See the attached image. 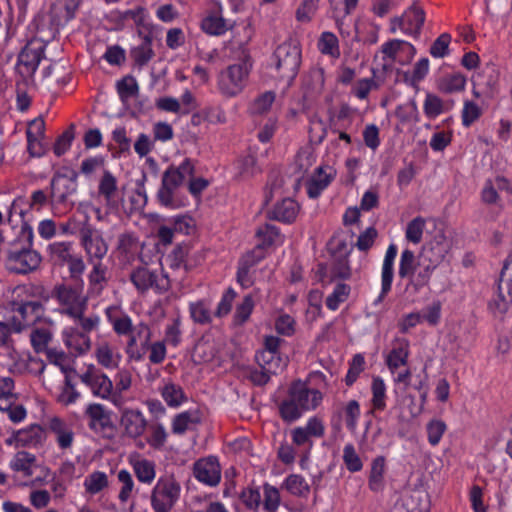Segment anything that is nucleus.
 Returning <instances> with one entry per match:
<instances>
[{
  "label": "nucleus",
  "mask_w": 512,
  "mask_h": 512,
  "mask_svg": "<svg viewBox=\"0 0 512 512\" xmlns=\"http://www.w3.org/2000/svg\"><path fill=\"white\" fill-rule=\"evenodd\" d=\"M85 488L91 494H96L108 485V478L104 472L96 471L85 480Z\"/></svg>",
  "instance_id": "nucleus-60"
},
{
  "label": "nucleus",
  "mask_w": 512,
  "mask_h": 512,
  "mask_svg": "<svg viewBox=\"0 0 512 512\" xmlns=\"http://www.w3.org/2000/svg\"><path fill=\"white\" fill-rule=\"evenodd\" d=\"M256 237L259 238V245L264 249L272 246L280 237L279 228L272 224H265L256 230Z\"/></svg>",
  "instance_id": "nucleus-49"
},
{
  "label": "nucleus",
  "mask_w": 512,
  "mask_h": 512,
  "mask_svg": "<svg viewBox=\"0 0 512 512\" xmlns=\"http://www.w3.org/2000/svg\"><path fill=\"white\" fill-rule=\"evenodd\" d=\"M193 475L201 483L215 487L221 480V466L214 456L198 459L193 464Z\"/></svg>",
  "instance_id": "nucleus-16"
},
{
  "label": "nucleus",
  "mask_w": 512,
  "mask_h": 512,
  "mask_svg": "<svg viewBox=\"0 0 512 512\" xmlns=\"http://www.w3.org/2000/svg\"><path fill=\"white\" fill-rule=\"evenodd\" d=\"M141 37L142 42L130 51V57L138 67L147 65L155 55L152 49L153 36L151 31L144 32Z\"/></svg>",
  "instance_id": "nucleus-25"
},
{
  "label": "nucleus",
  "mask_w": 512,
  "mask_h": 512,
  "mask_svg": "<svg viewBox=\"0 0 512 512\" xmlns=\"http://www.w3.org/2000/svg\"><path fill=\"white\" fill-rule=\"evenodd\" d=\"M82 0H55L50 9L52 26L59 28L75 18Z\"/></svg>",
  "instance_id": "nucleus-20"
},
{
  "label": "nucleus",
  "mask_w": 512,
  "mask_h": 512,
  "mask_svg": "<svg viewBox=\"0 0 512 512\" xmlns=\"http://www.w3.org/2000/svg\"><path fill=\"white\" fill-rule=\"evenodd\" d=\"M446 429H447V426L442 420H438V419L431 420L427 424L428 442L432 446H436L440 442Z\"/></svg>",
  "instance_id": "nucleus-64"
},
{
  "label": "nucleus",
  "mask_w": 512,
  "mask_h": 512,
  "mask_svg": "<svg viewBox=\"0 0 512 512\" xmlns=\"http://www.w3.org/2000/svg\"><path fill=\"white\" fill-rule=\"evenodd\" d=\"M444 258V250L440 244L424 245L416 256L410 249L402 251L398 276L406 280L405 293L408 297L416 296L429 285L433 272Z\"/></svg>",
  "instance_id": "nucleus-1"
},
{
  "label": "nucleus",
  "mask_w": 512,
  "mask_h": 512,
  "mask_svg": "<svg viewBox=\"0 0 512 512\" xmlns=\"http://www.w3.org/2000/svg\"><path fill=\"white\" fill-rule=\"evenodd\" d=\"M78 173L69 168L62 167L57 170L50 181V203L60 212L71 210L74 206L72 196L77 192Z\"/></svg>",
  "instance_id": "nucleus-4"
},
{
  "label": "nucleus",
  "mask_w": 512,
  "mask_h": 512,
  "mask_svg": "<svg viewBox=\"0 0 512 512\" xmlns=\"http://www.w3.org/2000/svg\"><path fill=\"white\" fill-rule=\"evenodd\" d=\"M299 212V205L291 198L283 199L277 203L273 210L268 213V217L283 223H292Z\"/></svg>",
  "instance_id": "nucleus-28"
},
{
  "label": "nucleus",
  "mask_w": 512,
  "mask_h": 512,
  "mask_svg": "<svg viewBox=\"0 0 512 512\" xmlns=\"http://www.w3.org/2000/svg\"><path fill=\"white\" fill-rule=\"evenodd\" d=\"M425 223V219L420 216L412 219L406 227V239L413 244H419L422 241Z\"/></svg>",
  "instance_id": "nucleus-52"
},
{
  "label": "nucleus",
  "mask_w": 512,
  "mask_h": 512,
  "mask_svg": "<svg viewBox=\"0 0 512 512\" xmlns=\"http://www.w3.org/2000/svg\"><path fill=\"white\" fill-rule=\"evenodd\" d=\"M129 279L140 293L153 289L157 294H164L171 287L167 273L163 270L160 272L151 271L145 266L134 268L130 273Z\"/></svg>",
  "instance_id": "nucleus-12"
},
{
  "label": "nucleus",
  "mask_w": 512,
  "mask_h": 512,
  "mask_svg": "<svg viewBox=\"0 0 512 512\" xmlns=\"http://www.w3.org/2000/svg\"><path fill=\"white\" fill-rule=\"evenodd\" d=\"M80 379L91 389L94 396L102 399L109 398L113 383L107 375L95 369L94 366H89L87 371L80 375Z\"/></svg>",
  "instance_id": "nucleus-18"
},
{
  "label": "nucleus",
  "mask_w": 512,
  "mask_h": 512,
  "mask_svg": "<svg viewBox=\"0 0 512 512\" xmlns=\"http://www.w3.org/2000/svg\"><path fill=\"white\" fill-rule=\"evenodd\" d=\"M138 90L137 81L133 76H126L117 82V91L122 101L137 95Z\"/></svg>",
  "instance_id": "nucleus-56"
},
{
  "label": "nucleus",
  "mask_w": 512,
  "mask_h": 512,
  "mask_svg": "<svg viewBox=\"0 0 512 512\" xmlns=\"http://www.w3.org/2000/svg\"><path fill=\"white\" fill-rule=\"evenodd\" d=\"M88 428L104 439L111 440L116 434L113 412L100 403H90L83 412Z\"/></svg>",
  "instance_id": "nucleus-11"
},
{
  "label": "nucleus",
  "mask_w": 512,
  "mask_h": 512,
  "mask_svg": "<svg viewBox=\"0 0 512 512\" xmlns=\"http://www.w3.org/2000/svg\"><path fill=\"white\" fill-rule=\"evenodd\" d=\"M351 288L345 283H338L333 292L326 298V306L328 309L335 311L340 304L345 302L349 297Z\"/></svg>",
  "instance_id": "nucleus-45"
},
{
  "label": "nucleus",
  "mask_w": 512,
  "mask_h": 512,
  "mask_svg": "<svg viewBox=\"0 0 512 512\" xmlns=\"http://www.w3.org/2000/svg\"><path fill=\"white\" fill-rule=\"evenodd\" d=\"M403 46L408 47L412 57L415 55V53H416L415 47L412 44H410L404 40H399V39H393V40H390V41L384 43L381 47V51L388 58H390L391 60H394L396 58V54L400 51V49Z\"/></svg>",
  "instance_id": "nucleus-59"
},
{
  "label": "nucleus",
  "mask_w": 512,
  "mask_h": 512,
  "mask_svg": "<svg viewBox=\"0 0 512 512\" xmlns=\"http://www.w3.org/2000/svg\"><path fill=\"white\" fill-rule=\"evenodd\" d=\"M343 462L347 470L352 473L360 471L363 467V463L351 443L346 444L343 449Z\"/></svg>",
  "instance_id": "nucleus-54"
},
{
  "label": "nucleus",
  "mask_w": 512,
  "mask_h": 512,
  "mask_svg": "<svg viewBox=\"0 0 512 512\" xmlns=\"http://www.w3.org/2000/svg\"><path fill=\"white\" fill-rule=\"evenodd\" d=\"M201 28L207 34L222 35L229 29V26L222 16L213 13L202 20Z\"/></svg>",
  "instance_id": "nucleus-37"
},
{
  "label": "nucleus",
  "mask_w": 512,
  "mask_h": 512,
  "mask_svg": "<svg viewBox=\"0 0 512 512\" xmlns=\"http://www.w3.org/2000/svg\"><path fill=\"white\" fill-rule=\"evenodd\" d=\"M66 345L74 350L77 354H84L91 348V340L89 335L81 333L78 330L72 331L66 337Z\"/></svg>",
  "instance_id": "nucleus-40"
},
{
  "label": "nucleus",
  "mask_w": 512,
  "mask_h": 512,
  "mask_svg": "<svg viewBox=\"0 0 512 512\" xmlns=\"http://www.w3.org/2000/svg\"><path fill=\"white\" fill-rule=\"evenodd\" d=\"M397 256V246L390 244L386 250L381 273V293L375 300V304L382 302L384 297L390 292L394 277V260Z\"/></svg>",
  "instance_id": "nucleus-22"
},
{
  "label": "nucleus",
  "mask_w": 512,
  "mask_h": 512,
  "mask_svg": "<svg viewBox=\"0 0 512 512\" xmlns=\"http://www.w3.org/2000/svg\"><path fill=\"white\" fill-rule=\"evenodd\" d=\"M13 322L15 331L20 332L24 328L34 324L41 319L44 313V306L40 301H19L11 302Z\"/></svg>",
  "instance_id": "nucleus-14"
},
{
  "label": "nucleus",
  "mask_w": 512,
  "mask_h": 512,
  "mask_svg": "<svg viewBox=\"0 0 512 512\" xmlns=\"http://www.w3.org/2000/svg\"><path fill=\"white\" fill-rule=\"evenodd\" d=\"M114 310L108 308L106 310V315L111 323L113 330L118 335H128L133 332V325L131 318L127 314H122L120 316H116L114 314Z\"/></svg>",
  "instance_id": "nucleus-39"
},
{
  "label": "nucleus",
  "mask_w": 512,
  "mask_h": 512,
  "mask_svg": "<svg viewBox=\"0 0 512 512\" xmlns=\"http://www.w3.org/2000/svg\"><path fill=\"white\" fill-rule=\"evenodd\" d=\"M147 11L142 6H137L134 9H128L119 12L118 19L124 24H135L138 27L139 36L146 31H149L146 24Z\"/></svg>",
  "instance_id": "nucleus-34"
},
{
  "label": "nucleus",
  "mask_w": 512,
  "mask_h": 512,
  "mask_svg": "<svg viewBox=\"0 0 512 512\" xmlns=\"http://www.w3.org/2000/svg\"><path fill=\"white\" fill-rule=\"evenodd\" d=\"M150 435L147 442L154 449L160 450L164 447L167 441V432L161 423L150 425Z\"/></svg>",
  "instance_id": "nucleus-57"
},
{
  "label": "nucleus",
  "mask_w": 512,
  "mask_h": 512,
  "mask_svg": "<svg viewBox=\"0 0 512 512\" xmlns=\"http://www.w3.org/2000/svg\"><path fill=\"white\" fill-rule=\"evenodd\" d=\"M372 406L375 410L383 411L386 407V385L379 376L374 377L371 385Z\"/></svg>",
  "instance_id": "nucleus-47"
},
{
  "label": "nucleus",
  "mask_w": 512,
  "mask_h": 512,
  "mask_svg": "<svg viewBox=\"0 0 512 512\" xmlns=\"http://www.w3.org/2000/svg\"><path fill=\"white\" fill-rule=\"evenodd\" d=\"M395 22H399V28L415 39L419 38L422 27L425 22L424 10L413 3L405 12L403 17H395Z\"/></svg>",
  "instance_id": "nucleus-19"
},
{
  "label": "nucleus",
  "mask_w": 512,
  "mask_h": 512,
  "mask_svg": "<svg viewBox=\"0 0 512 512\" xmlns=\"http://www.w3.org/2000/svg\"><path fill=\"white\" fill-rule=\"evenodd\" d=\"M137 479L143 483H151L155 478L154 464L148 460L138 461L134 465Z\"/></svg>",
  "instance_id": "nucleus-62"
},
{
  "label": "nucleus",
  "mask_w": 512,
  "mask_h": 512,
  "mask_svg": "<svg viewBox=\"0 0 512 512\" xmlns=\"http://www.w3.org/2000/svg\"><path fill=\"white\" fill-rule=\"evenodd\" d=\"M283 487L292 495L305 496L309 493L310 487L307 484L303 476L298 474L289 475L284 483Z\"/></svg>",
  "instance_id": "nucleus-42"
},
{
  "label": "nucleus",
  "mask_w": 512,
  "mask_h": 512,
  "mask_svg": "<svg viewBox=\"0 0 512 512\" xmlns=\"http://www.w3.org/2000/svg\"><path fill=\"white\" fill-rule=\"evenodd\" d=\"M201 421L202 417L198 409L181 412L172 420V432L176 435H182L192 426L200 424Z\"/></svg>",
  "instance_id": "nucleus-30"
},
{
  "label": "nucleus",
  "mask_w": 512,
  "mask_h": 512,
  "mask_svg": "<svg viewBox=\"0 0 512 512\" xmlns=\"http://www.w3.org/2000/svg\"><path fill=\"white\" fill-rule=\"evenodd\" d=\"M333 179L331 173H326L323 167H318L311 178L306 182L309 198L316 199L328 187Z\"/></svg>",
  "instance_id": "nucleus-31"
},
{
  "label": "nucleus",
  "mask_w": 512,
  "mask_h": 512,
  "mask_svg": "<svg viewBox=\"0 0 512 512\" xmlns=\"http://www.w3.org/2000/svg\"><path fill=\"white\" fill-rule=\"evenodd\" d=\"M120 426L126 437L135 440L144 434L148 423L140 410L125 408L121 411Z\"/></svg>",
  "instance_id": "nucleus-17"
},
{
  "label": "nucleus",
  "mask_w": 512,
  "mask_h": 512,
  "mask_svg": "<svg viewBox=\"0 0 512 512\" xmlns=\"http://www.w3.org/2000/svg\"><path fill=\"white\" fill-rule=\"evenodd\" d=\"M466 85V77L461 73H452L444 76L438 85L441 92L452 94L464 90Z\"/></svg>",
  "instance_id": "nucleus-38"
},
{
  "label": "nucleus",
  "mask_w": 512,
  "mask_h": 512,
  "mask_svg": "<svg viewBox=\"0 0 512 512\" xmlns=\"http://www.w3.org/2000/svg\"><path fill=\"white\" fill-rule=\"evenodd\" d=\"M33 230L28 223L21 226L20 239L15 240L6 251L5 266L16 274L35 271L41 263V255L33 248Z\"/></svg>",
  "instance_id": "nucleus-2"
},
{
  "label": "nucleus",
  "mask_w": 512,
  "mask_h": 512,
  "mask_svg": "<svg viewBox=\"0 0 512 512\" xmlns=\"http://www.w3.org/2000/svg\"><path fill=\"white\" fill-rule=\"evenodd\" d=\"M189 249L186 246H177L173 249L170 258V267L172 269L184 268L186 272L190 271L194 265L188 259Z\"/></svg>",
  "instance_id": "nucleus-46"
},
{
  "label": "nucleus",
  "mask_w": 512,
  "mask_h": 512,
  "mask_svg": "<svg viewBox=\"0 0 512 512\" xmlns=\"http://www.w3.org/2000/svg\"><path fill=\"white\" fill-rule=\"evenodd\" d=\"M49 428L56 437V442L61 449H68L74 441V432L72 428L60 418H53L50 421Z\"/></svg>",
  "instance_id": "nucleus-32"
},
{
  "label": "nucleus",
  "mask_w": 512,
  "mask_h": 512,
  "mask_svg": "<svg viewBox=\"0 0 512 512\" xmlns=\"http://www.w3.org/2000/svg\"><path fill=\"white\" fill-rule=\"evenodd\" d=\"M344 413L346 426L350 431H354L357 426V421L360 417V405L357 400H350L343 409H337L334 411L331 424L335 430L341 429V418Z\"/></svg>",
  "instance_id": "nucleus-23"
},
{
  "label": "nucleus",
  "mask_w": 512,
  "mask_h": 512,
  "mask_svg": "<svg viewBox=\"0 0 512 512\" xmlns=\"http://www.w3.org/2000/svg\"><path fill=\"white\" fill-rule=\"evenodd\" d=\"M79 238L80 244L86 253L88 263L102 262V259L108 252V244L103 238L102 233L86 221L79 229Z\"/></svg>",
  "instance_id": "nucleus-13"
},
{
  "label": "nucleus",
  "mask_w": 512,
  "mask_h": 512,
  "mask_svg": "<svg viewBox=\"0 0 512 512\" xmlns=\"http://www.w3.org/2000/svg\"><path fill=\"white\" fill-rule=\"evenodd\" d=\"M49 260L54 266H68L70 279H78L83 275L86 265L82 256L76 252L71 241H55L47 247Z\"/></svg>",
  "instance_id": "nucleus-8"
},
{
  "label": "nucleus",
  "mask_w": 512,
  "mask_h": 512,
  "mask_svg": "<svg viewBox=\"0 0 512 512\" xmlns=\"http://www.w3.org/2000/svg\"><path fill=\"white\" fill-rule=\"evenodd\" d=\"M318 47L321 53L334 56L339 54V43L337 37L331 32H323L320 36Z\"/></svg>",
  "instance_id": "nucleus-61"
},
{
  "label": "nucleus",
  "mask_w": 512,
  "mask_h": 512,
  "mask_svg": "<svg viewBox=\"0 0 512 512\" xmlns=\"http://www.w3.org/2000/svg\"><path fill=\"white\" fill-rule=\"evenodd\" d=\"M512 305V252L507 256L497 284V292L488 307L494 317L502 318Z\"/></svg>",
  "instance_id": "nucleus-9"
},
{
  "label": "nucleus",
  "mask_w": 512,
  "mask_h": 512,
  "mask_svg": "<svg viewBox=\"0 0 512 512\" xmlns=\"http://www.w3.org/2000/svg\"><path fill=\"white\" fill-rule=\"evenodd\" d=\"M195 174V163L190 158H185L179 166L170 165L163 173L161 186L157 193V199L165 207H176L174 193L184 184L188 177Z\"/></svg>",
  "instance_id": "nucleus-6"
},
{
  "label": "nucleus",
  "mask_w": 512,
  "mask_h": 512,
  "mask_svg": "<svg viewBox=\"0 0 512 512\" xmlns=\"http://www.w3.org/2000/svg\"><path fill=\"white\" fill-rule=\"evenodd\" d=\"M44 56V46L28 43L18 55V67L22 75L31 76L35 73Z\"/></svg>",
  "instance_id": "nucleus-21"
},
{
  "label": "nucleus",
  "mask_w": 512,
  "mask_h": 512,
  "mask_svg": "<svg viewBox=\"0 0 512 512\" xmlns=\"http://www.w3.org/2000/svg\"><path fill=\"white\" fill-rule=\"evenodd\" d=\"M365 369V358L362 354H355L349 363V369L345 377V384L352 386Z\"/></svg>",
  "instance_id": "nucleus-53"
},
{
  "label": "nucleus",
  "mask_w": 512,
  "mask_h": 512,
  "mask_svg": "<svg viewBox=\"0 0 512 512\" xmlns=\"http://www.w3.org/2000/svg\"><path fill=\"white\" fill-rule=\"evenodd\" d=\"M300 65L301 49L296 44L284 42L275 49L269 70L273 78L289 87L298 75Z\"/></svg>",
  "instance_id": "nucleus-3"
},
{
  "label": "nucleus",
  "mask_w": 512,
  "mask_h": 512,
  "mask_svg": "<svg viewBox=\"0 0 512 512\" xmlns=\"http://www.w3.org/2000/svg\"><path fill=\"white\" fill-rule=\"evenodd\" d=\"M95 356L98 363L107 369H113L118 366L119 356H114L113 349L106 342L97 346Z\"/></svg>",
  "instance_id": "nucleus-44"
},
{
  "label": "nucleus",
  "mask_w": 512,
  "mask_h": 512,
  "mask_svg": "<svg viewBox=\"0 0 512 512\" xmlns=\"http://www.w3.org/2000/svg\"><path fill=\"white\" fill-rule=\"evenodd\" d=\"M117 179L108 170H105L98 186V193L102 196L109 207H117V201L115 199L117 195Z\"/></svg>",
  "instance_id": "nucleus-33"
},
{
  "label": "nucleus",
  "mask_w": 512,
  "mask_h": 512,
  "mask_svg": "<svg viewBox=\"0 0 512 512\" xmlns=\"http://www.w3.org/2000/svg\"><path fill=\"white\" fill-rule=\"evenodd\" d=\"M254 308V300L251 295H246L242 302L237 305L234 314V321L238 325H243L250 317Z\"/></svg>",
  "instance_id": "nucleus-58"
},
{
  "label": "nucleus",
  "mask_w": 512,
  "mask_h": 512,
  "mask_svg": "<svg viewBox=\"0 0 512 512\" xmlns=\"http://www.w3.org/2000/svg\"><path fill=\"white\" fill-rule=\"evenodd\" d=\"M92 269L88 274L89 291L91 295H100L108 283V268L102 262L90 263Z\"/></svg>",
  "instance_id": "nucleus-29"
},
{
  "label": "nucleus",
  "mask_w": 512,
  "mask_h": 512,
  "mask_svg": "<svg viewBox=\"0 0 512 512\" xmlns=\"http://www.w3.org/2000/svg\"><path fill=\"white\" fill-rule=\"evenodd\" d=\"M35 461V455L26 451H19L16 453L10 466L14 471H21L25 476H31L33 474L31 466Z\"/></svg>",
  "instance_id": "nucleus-43"
},
{
  "label": "nucleus",
  "mask_w": 512,
  "mask_h": 512,
  "mask_svg": "<svg viewBox=\"0 0 512 512\" xmlns=\"http://www.w3.org/2000/svg\"><path fill=\"white\" fill-rule=\"evenodd\" d=\"M181 485L173 476L160 477L151 493L154 512H170L178 502Z\"/></svg>",
  "instance_id": "nucleus-10"
},
{
  "label": "nucleus",
  "mask_w": 512,
  "mask_h": 512,
  "mask_svg": "<svg viewBox=\"0 0 512 512\" xmlns=\"http://www.w3.org/2000/svg\"><path fill=\"white\" fill-rule=\"evenodd\" d=\"M255 359L259 367L266 370L269 373L277 374L286 365V363L281 358L280 353H273L261 350L256 353Z\"/></svg>",
  "instance_id": "nucleus-35"
},
{
  "label": "nucleus",
  "mask_w": 512,
  "mask_h": 512,
  "mask_svg": "<svg viewBox=\"0 0 512 512\" xmlns=\"http://www.w3.org/2000/svg\"><path fill=\"white\" fill-rule=\"evenodd\" d=\"M302 413L289 396L279 405V414L285 422L291 423L296 421L301 417Z\"/></svg>",
  "instance_id": "nucleus-55"
},
{
  "label": "nucleus",
  "mask_w": 512,
  "mask_h": 512,
  "mask_svg": "<svg viewBox=\"0 0 512 512\" xmlns=\"http://www.w3.org/2000/svg\"><path fill=\"white\" fill-rule=\"evenodd\" d=\"M75 138V125L70 124L69 127L57 137L53 146V152L57 157L65 154L71 147Z\"/></svg>",
  "instance_id": "nucleus-48"
},
{
  "label": "nucleus",
  "mask_w": 512,
  "mask_h": 512,
  "mask_svg": "<svg viewBox=\"0 0 512 512\" xmlns=\"http://www.w3.org/2000/svg\"><path fill=\"white\" fill-rule=\"evenodd\" d=\"M324 82V70L320 67L311 68L304 78V85L315 92L322 90Z\"/></svg>",
  "instance_id": "nucleus-63"
},
{
  "label": "nucleus",
  "mask_w": 512,
  "mask_h": 512,
  "mask_svg": "<svg viewBox=\"0 0 512 512\" xmlns=\"http://www.w3.org/2000/svg\"><path fill=\"white\" fill-rule=\"evenodd\" d=\"M386 458L382 455L375 457L371 462L368 477V487L372 492H381L385 488Z\"/></svg>",
  "instance_id": "nucleus-27"
},
{
  "label": "nucleus",
  "mask_w": 512,
  "mask_h": 512,
  "mask_svg": "<svg viewBox=\"0 0 512 512\" xmlns=\"http://www.w3.org/2000/svg\"><path fill=\"white\" fill-rule=\"evenodd\" d=\"M73 283L63 282L56 284L51 297L63 307L62 314L67 316L80 315L82 310L87 309V298L83 296V279H70Z\"/></svg>",
  "instance_id": "nucleus-7"
},
{
  "label": "nucleus",
  "mask_w": 512,
  "mask_h": 512,
  "mask_svg": "<svg viewBox=\"0 0 512 512\" xmlns=\"http://www.w3.org/2000/svg\"><path fill=\"white\" fill-rule=\"evenodd\" d=\"M189 312L192 320L201 325H207L212 322L210 306L204 300L190 303Z\"/></svg>",
  "instance_id": "nucleus-41"
},
{
  "label": "nucleus",
  "mask_w": 512,
  "mask_h": 512,
  "mask_svg": "<svg viewBox=\"0 0 512 512\" xmlns=\"http://www.w3.org/2000/svg\"><path fill=\"white\" fill-rule=\"evenodd\" d=\"M51 339L52 333L47 328H36L30 334L32 347L37 353L47 350Z\"/></svg>",
  "instance_id": "nucleus-50"
},
{
  "label": "nucleus",
  "mask_w": 512,
  "mask_h": 512,
  "mask_svg": "<svg viewBox=\"0 0 512 512\" xmlns=\"http://www.w3.org/2000/svg\"><path fill=\"white\" fill-rule=\"evenodd\" d=\"M288 396L302 412L314 410L322 401V393L317 389H309L301 381L293 382Z\"/></svg>",
  "instance_id": "nucleus-15"
},
{
  "label": "nucleus",
  "mask_w": 512,
  "mask_h": 512,
  "mask_svg": "<svg viewBox=\"0 0 512 512\" xmlns=\"http://www.w3.org/2000/svg\"><path fill=\"white\" fill-rule=\"evenodd\" d=\"M423 110L427 118L435 119L444 112V102L439 96L427 93L423 104Z\"/></svg>",
  "instance_id": "nucleus-51"
},
{
  "label": "nucleus",
  "mask_w": 512,
  "mask_h": 512,
  "mask_svg": "<svg viewBox=\"0 0 512 512\" xmlns=\"http://www.w3.org/2000/svg\"><path fill=\"white\" fill-rule=\"evenodd\" d=\"M161 396L169 407L176 408L187 401L186 394L180 385L169 382L161 389Z\"/></svg>",
  "instance_id": "nucleus-36"
},
{
  "label": "nucleus",
  "mask_w": 512,
  "mask_h": 512,
  "mask_svg": "<svg viewBox=\"0 0 512 512\" xmlns=\"http://www.w3.org/2000/svg\"><path fill=\"white\" fill-rule=\"evenodd\" d=\"M253 67L251 57L245 51L236 63L228 65L218 77L220 92L227 97H234L246 87Z\"/></svg>",
  "instance_id": "nucleus-5"
},
{
  "label": "nucleus",
  "mask_w": 512,
  "mask_h": 512,
  "mask_svg": "<svg viewBox=\"0 0 512 512\" xmlns=\"http://www.w3.org/2000/svg\"><path fill=\"white\" fill-rule=\"evenodd\" d=\"M17 447H37L46 438L45 430L40 425H31L15 434Z\"/></svg>",
  "instance_id": "nucleus-26"
},
{
  "label": "nucleus",
  "mask_w": 512,
  "mask_h": 512,
  "mask_svg": "<svg viewBox=\"0 0 512 512\" xmlns=\"http://www.w3.org/2000/svg\"><path fill=\"white\" fill-rule=\"evenodd\" d=\"M408 357L409 341L405 338H396L386 359L387 366L391 372H394L400 366L407 364Z\"/></svg>",
  "instance_id": "nucleus-24"
}]
</instances>
